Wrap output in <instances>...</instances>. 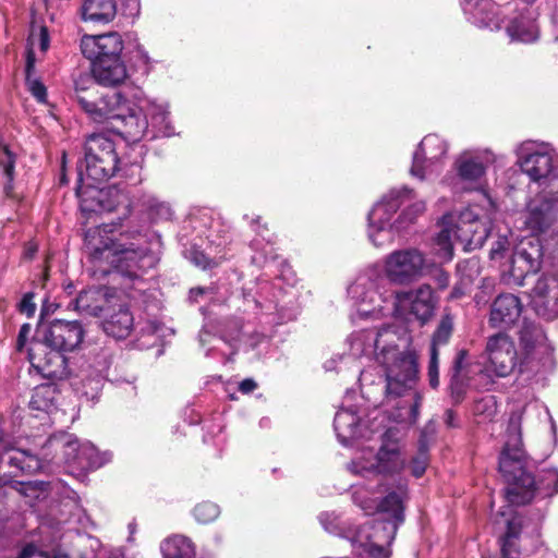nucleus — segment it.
I'll return each instance as SVG.
<instances>
[{"label":"nucleus","instance_id":"f257e3e1","mask_svg":"<svg viewBox=\"0 0 558 558\" xmlns=\"http://www.w3.org/2000/svg\"><path fill=\"white\" fill-rule=\"evenodd\" d=\"M116 223H102L88 229L85 233V248L93 262L108 260L112 268L104 271L109 276L112 288H93L82 291L75 299V308L90 316L99 317L109 303L111 290L119 289L129 294L132 289L142 290L143 275L154 268L158 255L147 244V228L140 226L135 229H123L119 238L113 233Z\"/></svg>","mask_w":558,"mask_h":558},{"label":"nucleus","instance_id":"f03ea898","mask_svg":"<svg viewBox=\"0 0 558 558\" xmlns=\"http://www.w3.org/2000/svg\"><path fill=\"white\" fill-rule=\"evenodd\" d=\"M499 472L508 483L506 499L522 506L535 497L546 498L558 494V470L543 469L537 475L531 472V463L522 442V413L511 412L506 429V441L499 456Z\"/></svg>","mask_w":558,"mask_h":558},{"label":"nucleus","instance_id":"7ed1b4c3","mask_svg":"<svg viewBox=\"0 0 558 558\" xmlns=\"http://www.w3.org/2000/svg\"><path fill=\"white\" fill-rule=\"evenodd\" d=\"M85 337L80 320L53 319L38 324L27 348L32 367L43 377L62 380L71 375L66 353L75 351Z\"/></svg>","mask_w":558,"mask_h":558},{"label":"nucleus","instance_id":"20e7f679","mask_svg":"<svg viewBox=\"0 0 558 558\" xmlns=\"http://www.w3.org/2000/svg\"><path fill=\"white\" fill-rule=\"evenodd\" d=\"M424 265V255L416 248L395 251L385 259V274L375 268L366 270L348 288V294L357 304H375L377 300L389 302L398 291L388 286H404L417 280Z\"/></svg>","mask_w":558,"mask_h":558},{"label":"nucleus","instance_id":"39448f33","mask_svg":"<svg viewBox=\"0 0 558 558\" xmlns=\"http://www.w3.org/2000/svg\"><path fill=\"white\" fill-rule=\"evenodd\" d=\"M425 210L423 201H415V193L409 186L391 189L367 215L368 239L380 247L391 242L395 233L405 230Z\"/></svg>","mask_w":558,"mask_h":558},{"label":"nucleus","instance_id":"423d86ee","mask_svg":"<svg viewBox=\"0 0 558 558\" xmlns=\"http://www.w3.org/2000/svg\"><path fill=\"white\" fill-rule=\"evenodd\" d=\"M407 489L400 486L397 492L388 493L379 501L369 499L360 507L369 513L376 510L380 517L369 521L371 549L369 558H387L399 526L404 522V500Z\"/></svg>","mask_w":558,"mask_h":558},{"label":"nucleus","instance_id":"0eeeda50","mask_svg":"<svg viewBox=\"0 0 558 558\" xmlns=\"http://www.w3.org/2000/svg\"><path fill=\"white\" fill-rule=\"evenodd\" d=\"M75 82L73 98L86 116L96 123H106L111 129L116 120L129 110V99L120 90H109L99 95L96 84L86 78Z\"/></svg>","mask_w":558,"mask_h":558},{"label":"nucleus","instance_id":"6e6552de","mask_svg":"<svg viewBox=\"0 0 558 558\" xmlns=\"http://www.w3.org/2000/svg\"><path fill=\"white\" fill-rule=\"evenodd\" d=\"M524 226L533 235H543L550 256L558 251V189L541 191L532 198L523 214Z\"/></svg>","mask_w":558,"mask_h":558},{"label":"nucleus","instance_id":"1a4fd4ad","mask_svg":"<svg viewBox=\"0 0 558 558\" xmlns=\"http://www.w3.org/2000/svg\"><path fill=\"white\" fill-rule=\"evenodd\" d=\"M121 159L116 143L102 133L89 135L84 144V158L77 162L84 177L95 183H104L118 174Z\"/></svg>","mask_w":558,"mask_h":558},{"label":"nucleus","instance_id":"9d476101","mask_svg":"<svg viewBox=\"0 0 558 558\" xmlns=\"http://www.w3.org/2000/svg\"><path fill=\"white\" fill-rule=\"evenodd\" d=\"M488 236V230L471 210L460 214L453 226H446L436 238L438 256L445 260L453 257L452 239L464 245L465 250L481 247Z\"/></svg>","mask_w":558,"mask_h":558},{"label":"nucleus","instance_id":"9b49d317","mask_svg":"<svg viewBox=\"0 0 558 558\" xmlns=\"http://www.w3.org/2000/svg\"><path fill=\"white\" fill-rule=\"evenodd\" d=\"M395 362L388 367L384 376H379V385L384 392L380 404L390 403L402 397L411 389L417 377V362L412 352H398L393 354Z\"/></svg>","mask_w":558,"mask_h":558},{"label":"nucleus","instance_id":"f8f14e48","mask_svg":"<svg viewBox=\"0 0 558 558\" xmlns=\"http://www.w3.org/2000/svg\"><path fill=\"white\" fill-rule=\"evenodd\" d=\"M518 165L531 181L538 184L542 191L558 189V171L553 165V157L545 151L533 148V143H522L517 149Z\"/></svg>","mask_w":558,"mask_h":558},{"label":"nucleus","instance_id":"ddd939ff","mask_svg":"<svg viewBox=\"0 0 558 558\" xmlns=\"http://www.w3.org/2000/svg\"><path fill=\"white\" fill-rule=\"evenodd\" d=\"M544 245L537 236L522 239L514 247L509 275L517 286H523L529 275L536 274L542 265Z\"/></svg>","mask_w":558,"mask_h":558},{"label":"nucleus","instance_id":"4468645a","mask_svg":"<svg viewBox=\"0 0 558 558\" xmlns=\"http://www.w3.org/2000/svg\"><path fill=\"white\" fill-rule=\"evenodd\" d=\"M550 258V271L538 278L531 294L535 312L548 320L558 316V251Z\"/></svg>","mask_w":558,"mask_h":558},{"label":"nucleus","instance_id":"2eb2a0df","mask_svg":"<svg viewBox=\"0 0 558 558\" xmlns=\"http://www.w3.org/2000/svg\"><path fill=\"white\" fill-rule=\"evenodd\" d=\"M447 143L438 135L425 136L413 153L410 173L420 180L434 172L436 163L447 154Z\"/></svg>","mask_w":558,"mask_h":558},{"label":"nucleus","instance_id":"dca6fc26","mask_svg":"<svg viewBox=\"0 0 558 558\" xmlns=\"http://www.w3.org/2000/svg\"><path fill=\"white\" fill-rule=\"evenodd\" d=\"M81 51L92 64L122 57L124 49L122 36L117 32L101 35H85L81 39Z\"/></svg>","mask_w":558,"mask_h":558},{"label":"nucleus","instance_id":"f3484780","mask_svg":"<svg viewBox=\"0 0 558 558\" xmlns=\"http://www.w3.org/2000/svg\"><path fill=\"white\" fill-rule=\"evenodd\" d=\"M489 366L498 377L510 375L517 366V350L514 342L505 332H498L488 338L486 344Z\"/></svg>","mask_w":558,"mask_h":558},{"label":"nucleus","instance_id":"a211bd4d","mask_svg":"<svg viewBox=\"0 0 558 558\" xmlns=\"http://www.w3.org/2000/svg\"><path fill=\"white\" fill-rule=\"evenodd\" d=\"M391 327L384 326L380 329H363L354 332L351 336V351L355 356H375L378 359V353L389 354L395 353L396 345H390L387 338L390 335Z\"/></svg>","mask_w":558,"mask_h":558},{"label":"nucleus","instance_id":"6ab92c4d","mask_svg":"<svg viewBox=\"0 0 558 558\" xmlns=\"http://www.w3.org/2000/svg\"><path fill=\"white\" fill-rule=\"evenodd\" d=\"M39 466L38 460L23 450L10 446L0 452V486L17 483L15 477L31 473Z\"/></svg>","mask_w":558,"mask_h":558},{"label":"nucleus","instance_id":"aec40b11","mask_svg":"<svg viewBox=\"0 0 558 558\" xmlns=\"http://www.w3.org/2000/svg\"><path fill=\"white\" fill-rule=\"evenodd\" d=\"M521 300L512 293L499 294L490 304L488 325L501 331L510 329L522 314Z\"/></svg>","mask_w":558,"mask_h":558},{"label":"nucleus","instance_id":"412c9836","mask_svg":"<svg viewBox=\"0 0 558 558\" xmlns=\"http://www.w3.org/2000/svg\"><path fill=\"white\" fill-rule=\"evenodd\" d=\"M391 300L395 305L409 301L410 313L422 324L432 318L437 303L433 289L428 284H422L415 291H399Z\"/></svg>","mask_w":558,"mask_h":558},{"label":"nucleus","instance_id":"4be33fe9","mask_svg":"<svg viewBox=\"0 0 558 558\" xmlns=\"http://www.w3.org/2000/svg\"><path fill=\"white\" fill-rule=\"evenodd\" d=\"M407 465V459L403 457L399 442L391 440L390 435L386 432L381 437V445L376 453L375 463H373L367 472L377 474H397Z\"/></svg>","mask_w":558,"mask_h":558},{"label":"nucleus","instance_id":"5701e85b","mask_svg":"<svg viewBox=\"0 0 558 558\" xmlns=\"http://www.w3.org/2000/svg\"><path fill=\"white\" fill-rule=\"evenodd\" d=\"M111 131L128 142L136 143L144 137L147 138L148 120L146 111L143 112L142 108L130 102L129 110L116 120Z\"/></svg>","mask_w":558,"mask_h":558},{"label":"nucleus","instance_id":"b1692460","mask_svg":"<svg viewBox=\"0 0 558 558\" xmlns=\"http://www.w3.org/2000/svg\"><path fill=\"white\" fill-rule=\"evenodd\" d=\"M101 316H104L101 327L108 336L116 339H125L131 335L134 327V317L128 305L109 306L107 304Z\"/></svg>","mask_w":558,"mask_h":558},{"label":"nucleus","instance_id":"393cba45","mask_svg":"<svg viewBox=\"0 0 558 558\" xmlns=\"http://www.w3.org/2000/svg\"><path fill=\"white\" fill-rule=\"evenodd\" d=\"M99 183H95L87 180L84 177L82 167L77 173V186L76 196L80 203V209L83 214H102L104 213V199H107L108 192H102V189L98 187Z\"/></svg>","mask_w":558,"mask_h":558},{"label":"nucleus","instance_id":"a878e982","mask_svg":"<svg viewBox=\"0 0 558 558\" xmlns=\"http://www.w3.org/2000/svg\"><path fill=\"white\" fill-rule=\"evenodd\" d=\"M468 20L478 28L490 31L500 28L497 5L492 0H476L474 3L463 5Z\"/></svg>","mask_w":558,"mask_h":558},{"label":"nucleus","instance_id":"bb28decb","mask_svg":"<svg viewBox=\"0 0 558 558\" xmlns=\"http://www.w3.org/2000/svg\"><path fill=\"white\" fill-rule=\"evenodd\" d=\"M92 73L94 83L104 86L120 85L128 77V70L122 57L93 63Z\"/></svg>","mask_w":558,"mask_h":558},{"label":"nucleus","instance_id":"cd10ccee","mask_svg":"<svg viewBox=\"0 0 558 558\" xmlns=\"http://www.w3.org/2000/svg\"><path fill=\"white\" fill-rule=\"evenodd\" d=\"M102 192H108L107 199H104V213H111L121 209V215L118 217L119 226L123 228L122 220H124L131 213L134 202L131 198V192L128 190V184L119 183L102 187Z\"/></svg>","mask_w":558,"mask_h":558},{"label":"nucleus","instance_id":"c85d7f7f","mask_svg":"<svg viewBox=\"0 0 558 558\" xmlns=\"http://www.w3.org/2000/svg\"><path fill=\"white\" fill-rule=\"evenodd\" d=\"M80 11L83 21L106 25L118 13L117 0H84Z\"/></svg>","mask_w":558,"mask_h":558},{"label":"nucleus","instance_id":"c756f323","mask_svg":"<svg viewBox=\"0 0 558 558\" xmlns=\"http://www.w3.org/2000/svg\"><path fill=\"white\" fill-rule=\"evenodd\" d=\"M333 428L338 440L343 446H349L352 440L362 436L360 417L353 409L339 410L333 418Z\"/></svg>","mask_w":558,"mask_h":558},{"label":"nucleus","instance_id":"7c9ffc66","mask_svg":"<svg viewBox=\"0 0 558 558\" xmlns=\"http://www.w3.org/2000/svg\"><path fill=\"white\" fill-rule=\"evenodd\" d=\"M145 111L148 120L147 140L151 141L157 137H168L174 134L173 126L169 121V112L165 107L149 104Z\"/></svg>","mask_w":558,"mask_h":558},{"label":"nucleus","instance_id":"2f4dec72","mask_svg":"<svg viewBox=\"0 0 558 558\" xmlns=\"http://www.w3.org/2000/svg\"><path fill=\"white\" fill-rule=\"evenodd\" d=\"M506 32L511 41L530 44L538 38V26L535 20L523 14L512 19L507 25Z\"/></svg>","mask_w":558,"mask_h":558},{"label":"nucleus","instance_id":"473e14b6","mask_svg":"<svg viewBox=\"0 0 558 558\" xmlns=\"http://www.w3.org/2000/svg\"><path fill=\"white\" fill-rule=\"evenodd\" d=\"M111 363V354L106 350H101L94 356V360L89 365L92 368H94V374H92L93 379L89 381V384L93 385L92 392L84 390V395L88 400H97L99 398L102 383L105 379H108Z\"/></svg>","mask_w":558,"mask_h":558},{"label":"nucleus","instance_id":"72a5a7b5","mask_svg":"<svg viewBox=\"0 0 558 558\" xmlns=\"http://www.w3.org/2000/svg\"><path fill=\"white\" fill-rule=\"evenodd\" d=\"M57 396L54 383L41 384L34 389L28 405L32 410L49 413L56 408Z\"/></svg>","mask_w":558,"mask_h":558},{"label":"nucleus","instance_id":"f704fd0d","mask_svg":"<svg viewBox=\"0 0 558 558\" xmlns=\"http://www.w3.org/2000/svg\"><path fill=\"white\" fill-rule=\"evenodd\" d=\"M163 558H195V547L190 538L173 535L161 543Z\"/></svg>","mask_w":558,"mask_h":558},{"label":"nucleus","instance_id":"c9c22d12","mask_svg":"<svg viewBox=\"0 0 558 558\" xmlns=\"http://www.w3.org/2000/svg\"><path fill=\"white\" fill-rule=\"evenodd\" d=\"M546 335L541 326L533 322L523 320L520 329V342L529 356L536 349L545 347Z\"/></svg>","mask_w":558,"mask_h":558},{"label":"nucleus","instance_id":"e433bc0d","mask_svg":"<svg viewBox=\"0 0 558 558\" xmlns=\"http://www.w3.org/2000/svg\"><path fill=\"white\" fill-rule=\"evenodd\" d=\"M35 53L32 49H28L26 52L25 84L33 97L38 102L45 104L47 102V88L38 77L33 76L35 71Z\"/></svg>","mask_w":558,"mask_h":558},{"label":"nucleus","instance_id":"4c0bfd02","mask_svg":"<svg viewBox=\"0 0 558 558\" xmlns=\"http://www.w3.org/2000/svg\"><path fill=\"white\" fill-rule=\"evenodd\" d=\"M111 456L107 452L100 453L89 441L83 442L82 457L78 462V470H96L109 462Z\"/></svg>","mask_w":558,"mask_h":558},{"label":"nucleus","instance_id":"58836bf2","mask_svg":"<svg viewBox=\"0 0 558 558\" xmlns=\"http://www.w3.org/2000/svg\"><path fill=\"white\" fill-rule=\"evenodd\" d=\"M498 411L497 399L493 395L482 396L474 399L472 413L478 424L492 422Z\"/></svg>","mask_w":558,"mask_h":558},{"label":"nucleus","instance_id":"ea45409f","mask_svg":"<svg viewBox=\"0 0 558 558\" xmlns=\"http://www.w3.org/2000/svg\"><path fill=\"white\" fill-rule=\"evenodd\" d=\"M371 537L369 521L362 525H355L350 522V527L344 539L349 541L354 548H362L369 557Z\"/></svg>","mask_w":558,"mask_h":558},{"label":"nucleus","instance_id":"a19ab883","mask_svg":"<svg viewBox=\"0 0 558 558\" xmlns=\"http://www.w3.org/2000/svg\"><path fill=\"white\" fill-rule=\"evenodd\" d=\"M318 521L327 533L341 538L347 536L351 522L342 519L341 515L336 512H322L318 515Z\"/></svg>","mask_w":558,"mask_h":558},{"label":"nucleus","instance_id":"79ce46f5","mask_svg":"<svg viewBox=\"0 0 558 558\" xmlns=\"http://www.w3.org/2000/svg\"><path fill=\"white\" fill-rule=\"evenodd\" d=\"M137 203L141 204L154 219L168 220L172 216L171 207L151 194L143 193V195L138 197Z\"/></svg>","mask_w":558,"mask_h":558},{"label":"nucleus","instance_id":"37998d69","mask_svg":"<svg viewBox=\"0 0 558 558\" xmlns=\"http://www.w3.org/2000/svg\"><path fill=\"white\" fill-rule=\"evenodd\" d=\"M458 175L465 182H477L485 174L483 162L475 158H465L457 161Z\"/></svg>","mask_w":558,"mask_h":558},{"label":"nucleus","instance_id":"c03bdc74","mask_svg":"<svg viewBox=\"0 0 558 558\" xmlns=\"http://www.w3.org/2000/svg\"><path fill=\"white\" fill-rule=\"evenodd\" d=\"M521 533V526L514 521L507 523V531L501 538V555L502 558H518L520 555L517 539Z\"/></svg>","mask_w":558,"mask_h":558},{"label":"nucleus","instance_id":"a18cd8bd","mask_svg":"<svg viewBox=\"0 0 558 558\" xmlns=\"http://www.w3.org/2000/svg\"><path fill=\"white\" fill-rule=\"evenodd\" d=\"M428 441L425 435H421L417 442V452L410 461L411 474L420 478L424 475L429 462Z\"/></svg>","mask_w":558,"mask_h":558},{"label":"nucleus","instance_id":"49530a36","mask_svg":"<svg viewBox=\"0 0 558 558\" xmlns=\"http://www.w3.org/2000/svg\"><path fill=\"white\" fill-rule=\"evenodd\" d=\"M15 162L16 155L9 148L8 145L0 143V168H2L3 175L5 177L4 190L8 192L13 187L15 177Z\"/></svg>","mask_w":558,"mask_h":558},{"label":"nucleus","instance_id":"de8ad7c7","mask_svg":"<svg viewBox=\"0 0 558 558\" xmlns=\"http://www.w3.org/2000/svg\"><path fill=\"white\" fill-rule=\"evenodd\" d=\"M62 447L65 463L70 466L78 469V462L82 457L83 442H80V440L73 435H65L63 436Z\"/></svg>","mask_w":558,"mask_h":558},{"label":"nucleus","instance_id":"09e8293b","mask_svg":"<svg viewBox=\"0 0 558 558\" xmlns=\"http://www.w3.org/2000/svg\"><path fill=\"white\" fill-rule=\"evenodd\" d=\"M452 331L453 318L450 314H445L433 333L430 349L436 348L438 350L439 345L447 344L449 339L451 338Z\"/></svg>","mask_w":558,"mask_h":558},{"label":"nucleus","instance_id":"8fccbe9b","mask_svg":"<svg viewBox=\"0 0 558 558\" xmlns=\"http://www.w3.org/2000/svg\"><path fill=\"white\" fill-rule=\"evenodd\" d=\"M243 320L239 317L228 318L223 322L222 328L220 330V338L228 342L231 347L234 345L235 342L241 341L243 333Z\"/></svg>","mask_w":558,"mask_h":558},{"label":"nucleus","instance_id":"3c124183","mask_svg":"<svg viewBox=\"0 0 558 558\" xmlns=\"http://www.w3.org/2000/svg\"><path fill=\"white\" fill-rule=\"evenodd\" d=\"M219 513V506L210 501H204L196 505L193 511L195 519L203 524L213 522L218 518Z\"/></svg>","mask_w":558,"mask_h":558},{"label":"nucleus","instance_id":"603ef678","mask_svg":"<svg viewBox=\"0 0 558 558\" xmlns=\"http://www.w3.org/2000/svg\"><path fill=\"white\" fill-rule=\"evenodd\" d=\"M246 350L257 351L256 356L260 357L262 353L269 348V339L260 332H253L242 337Z\"/></svg>","mask_w":558,"mask_h":558},{"label":"nucleus","instance_id":"864d4df0","mask_svg":"<svg viewBox=\"0 0 558 558\" xmlns=\"http://www.w3.org/2000/svg\"><path fill=\"white\" fill-rule=\"evenodd\" d=\"M457 272L458 275L463 278V280H466L468 282H472L478 277L480 275V262L476 258H468L460 260L457 264Z\"/></svg>","mask_w":558,"mask_h":558},{"label":"nucleus","instance_id":"5fc2aeb1","mask_svg":"<svg viewBox=\"0 0 558 558\" xmlns=\"http://www.w3.org/2000/svg\"><path fill=\"white\" fill-rule=\"evenodd\" d=\"M142 167L137 162L126 163L121 159L119 165L118 174L123 178L130 185H135L142 181L141 179Z\"/></svg>","mask_w":558,"mask_h":558},{"label":"nucleus","instance_id":"6e6d98bb","mask_svg":"<svg viewBox=\"0 0 558 558\" xmlns=\"http://www.w3.org/2000/svg\"><path fill=\"white\" fill-rule=\"evenodd\" d=\"M244 312L271 311V301L263 303L252 291L243 290Z\"/></svg>","mask_w":558,"mask_h":558},{"label":"nucleus","instance_id":"4d7b16f0","mask_svg":"<svg viewBox=\"0 0 558 558\" xmlns=\"http://www.w3.org/2000/svg\"><path fill=\"white\" fill-rule=\"evenodd\" d=\"M450 397L454 404L463 401L466 393V383L463 377L450 376L449 381Z\"/></svg>","mask_w":558,"mask_h":558},{"label":"nucleus","instance_id":"13d9d810","mask_svg":"<svg viewBox=\"0 0 558 558\" xmlns=\"http://www.w3.org/2000/svg\"><path fill=\"white\" fill-rule=\"evenodd\" d=\"M427 376L429 386L436 389L439 386V361L438 350L436 348L430 349V356L427 367Z\"/></svg>","mask_w":558,"mask_h":558},{"label":"nucleus","instance_id":"bf43d9fd","mask_svg":"<svg viewBox=\"0 0 558 558\" xmlns=\"http://www.w3.org/2000/svg\"><path fill=\"white\" fill-rule=\"evenodd\" d=\"M468 351L465 349H461L457 352L452 365L449 369V376L454 377H463L462 373L468 366Z\"/></svg>","mask_w":558,"mask_h":558},{"label":"nucleus","instance_id":"052dcab7","mask_svg":"<svg viewBox=\"0 0 558 558\" xmlns=\"http://www.w3.org/2000/svg\"><path fill=\"white\" fill-rule=\"evenodd\" d=\"M120 13L121 15L131 19L133 22L141 13L140 0H122Z\"/></svg>","mask_w":558,"mask_h":558},{"label":"nucleus","instance_id":"680f3d73","mask_svg":"<svg viewBox=\"0 0 558 558\" xmlns=\"http://www.w3.org/2000/svg\"><path fill=\"white\" fill-rule=\"evenodd\" d=\"M34 296L33 292L25 293L17 306L20 313L25 314L27 317L34 316L36 312V304L33 301Z\"/></svg>","mask_w":558,"mask_h":558},{"label":"nucleus","instance_id":"e2e57ef3","mask_svg":"<svg viewBox=\"0 0 558 558\" xmlns=\"http://www.w3.org/2000/svg\"><path fill=\"white\" fill-rule=\"evenodd\" d=\"M272 308L277 311L279 324L294 320L299 315V310L296 307H291V308H286L284 306L278 307V304L271 303V310Z\"/></svg>","mask_w":558,"mask_h":558},{"label":"nucleus","instance_id":"0e129e2a","mask_svg":"<svg viewBox=\"0 0 558 558\" xmlns=\"http://www.w3.org/2000/svg\"><path fill=\"white\" fill-rule=\"evenodd\" d=\"M32 331V325L28 323H25L21 326L17 339H16V351L23 352L25 349V345L28 341V336Z\"/></svg>","mask_w":558,"mask_h":558},{"label":"nucleus","instance_id":"69168bd1","mask_svg":"<svg viewBox=\"0 0 558 558\" xmlns=\"http://www.w3.org/2000/svg\"><path fill=\"white\" fill-rule=\"evenodd\" d=\"M472 284V282H468L466 280H463V278L460 277V281L454 284L450 292V299L451 300H459L463 295H465L468 288Z\"/></svg>","mask_w":558,"mask_h":558},{"label":"nucleus","instance_id":"338daca9","mask_svg":"<svg viewBox=\"0 0 558 558\" xmlns=\"http://www.w3.org/2000/svg\"><path fill=\"white\" fill-rule=\"evenodd\" d=\"M191 255H192L191 260L196 266L202 267L203 269H207L210 267L211 260L203 252L195 250V251L191 252Z\"/></svg>","mask_w":558,"mask_h":558},{"label":"nucleus","instance_id":"774afa93","mask_svg":"<svg viewBox=\"0 0 558 558\" xmlns=\"http://www.w3.org/2000/svg\"><path fill=\"white\" fill-rule=\"evenodd\" d=\"M434 279L440 290L446 289L450 282V276L444 269H437Z\"/></svg>","mask_w":558,"mask_h":558}]
</instances>
